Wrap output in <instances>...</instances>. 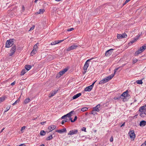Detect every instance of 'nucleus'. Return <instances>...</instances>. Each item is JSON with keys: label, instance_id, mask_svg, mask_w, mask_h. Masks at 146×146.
Masks as SVG:
<instances>
[{"label": "nucleus", "instance_id": "1", "mask_svg": "<svg viewBox=\"0 0 146 146\" xmlns=\"http://www.w3.org/2000/svg\"><path fill=\"white\" fill-rule=\"evenodd\" d=\"M114 74H112L111 75L104 78L99 82V84H102L108 82L114 76Z\"/></svg>", "mask_w": 146, "mask_h": 146}, {"label": "nucleus", "instance_id": "2", "mask_svg": "<svg viewBox=\"0 0 146 146\" xmlns=\"http://www.w3.org/2000/svg\"><path fill=\"white\" fill-rule=\"evenodd\" d=\"M15 40L14 38L10 39L9 40H7L6 42L5 43V47L9 48L13 45L14 41Z\"/></svg>", "mask_w": 146, "mask_h": 146}, {"label": "nucleus", "instance_id": "3", "mask_svg": "<svg viewBox=\"0 0 146 146\" xmlns=\"http://www.w3.org/2000/svg\"><path fill=\"white\" fill-rule=\"evenodd\" d=\"M128 96V90L123 93L120 96L121 98L123 99V101L124 102L127 101V96Z\"/></svg>", "mask_w": 146, "mask_h": 146}, {"label": "nucleus", "instance_id": "4", "mask_svg": "<svg viewBox=\"0 0 146 146\" xmlns=\"http://www.w3.org/2000/svg\"><path fill=\"white\" fill-rule=\"evenodd\" d=\"M94 58H91L88 60L86 62L83 67L84 72L83 73H85L86 72L87 68L89 66V63H88V62L90 61L91 60Z\"/></svg>", "mask_w": 146, "mask_h": 146}, {"label": "nucleus", "instance_id": "5", "mask_svg": "<svg viewBox=\"0 0 146 146\" xmlns=\"http://www.w3.org/2000/svg\"><path fill=\"white\" fill-rule=\"evenodd\" d=\"M32 66L28 64L26 65L25 66V69L22 70L21 73H26L32 68Z\"/></svg>", "mask_w": 146, "mask_h": 146}, {"label": "nucleus", "instance_id": "6", "mask_svg": "<svg viewBox=\"0 0 146 146\" xmlns=\"http://www.w3.org/2000/svg\"><path fill=\"white\" fill-rule=\"evenodd\" d=\"M128 134H129V137L131 140L132 141L134 140L135 137V135L134 131L133 130H130L128 133Z\"/></svg>", "mask_w": 146, "mask_h": 146}, {"label": "nucleus", "instance_id": "7", "mask_svg": "<svg viewBox=\"0 0 146 146\" xmlns=\"http://www.w3.org/2000/svg\"><path fill=\"white\" fill-rule=\"evenodd\" d=\"M16 50V46L15 45H13V46L11 47L10 52L11 53L9 54V56H12L15 53Z\"/></svg>", "mask_w": 146, "mask_h": 146}, {"label": "nucleus", "instance_id": "8", "mask_svg": "<svg viewBox=\"0 0 146 146\" xmlns=\"http://www.w3.org/2000/svg\"><path fill=\"white\" fill-rule=\"evenodd\" d=\"M140 36H141V35H139V34L137 36L135 37L134 38V40H131V41H130L129 42H128V46L131 45L132 44H133V43H134L140 37Z\"/></svg>", "mask_w": 146, "mask_h": 146}, {"label": "nucleus", "instance_id": "9", "mask_svg": "<svg viewBox=\"0 0 146 146\" xmlns=\"http://www.w3.org/2000/svg\"><path fill=\"white\" fill-rule=\"evenodd\" d=\"M127 36V35L124 33L122 34H117V37L118 39H121L124 38Z\"/></svg>", "mask_w": 146, "mask_h": 146}, {"label": "nucleus", "instance_id": "10", "mask_svg": "<svg viewBox=\"0 0 146 146\" xmlns=\"http://www.w3.org/2000/svg\"><path fill=\"white\" fill-rule=\"evenodd\" d=\"M113 50L114 49L112 48L106 51L105 53L106 56H110L112 54Z\"/></svg>", "mask_w": 146, "mask_h": 146}, {"label": "nucleus", "instance_id": "11", "mask_svg": "<svg viewBox=\"0 0 146 146\" xmlns=\"http://www.w3.org/2000/svg\"><path fill=\"white\" fill-rule=\"evenodd\" d=\"M58 90H54L50 92L49 94L48 97L50 98L55 95L58 92Z\"/></svg>", "mask_w": 146, "mask_h": 146}, {"label": "nucleus", "instance_id": "12", "mask_svg": "<svg viewBox=\"0 0 146 146\" xmlns=\"http://www.w3.org/2000/svg\"><path fill=\"white\" fill-rule=\"evenodd\" d=\"M78 131L77 129H74L70 131L68 133V135H72L76 134L78 132Z\"/></svg>", "mask_w": 146, "mask_h": 146}, {"label": "nucleus", "instance_id": "13", "mask_svg": "<svg viewBox=\"0 0 146 146\" xmlns=\"http://www.w3.org/2000/svg\"><path fill=\"white\" fill-rule=\"evenodd\" d=\"M122 66H119L116 68L114 70L113 73H116V72H119L122 69V67L124 66L125 64H123Z\"/></svg>", "mask_w": 146, "mask_h": 146}, {"label": "nucleus", "instance_id": "14", "mask_svg": "<svg viewBox=\"0 0 146 146\" xmlns=\"http://www.w3.org/2000/svg\"><path fill=\"white\" fill-rule=\"evenodd\" d=\"M139 112H146V105L143 106L140 108L139 110Z\"/></svg>", "mask_w": 146, "mask_h": 146}, {"label": "nucleus", "instance_id": "15", "mask_svg": "<svg viewBox=\"0 0 146 146\" xmlns=\"http://www.w3.org/2000/svg\"><path fill=\"white\" fill-rule=\"evenodd\" d=\"M144 50H143L142 48L141 47L138 50L136 51L135 53V55L136 56L138 55L139 54L143 52Z\"/></svg>", "mask_w": 146, "mask_h": 146}, {"label": "nucleus", "instance_id": "16", "mask_svg": "<svg viewBox=\"0 0 146 146\" xmlns=\"http://www.w3.org/2000/svg\"><path fill=\"white\" fill-rule=\"evenodd\" d=\"M66 131H67L66 129L65 128H64L61 129L57 130L56 131V132L59 133H63L66 132Z\"/></svg>", "mask_w": 146, "mask_h": 146}, {"label": "nucleus", "instance_id": "17", "mask_svg": "<svg viewBox=\"0 0 146 146\" xmlns=\"http://www.w3.org/2000/svg\"><path fill=\"white\" fill-rule=\"evenodd\" d=\"M92 87L90 85L88 86L86 88H85L84 89V90L85 91H88V92H90L92 90Z\"/></svg>", "mask_w": 146, "mask_h": 146}, {"label": "nucleus", "instance_id": "18", "mask_svg": "<svg viewBox=\"0 0 146 146\" xmlns=\"http://www.w3.org/2000/svg\"><path fill=\"white\" fill-rule=\"evenodd\" d=\"M56 127L55 125H52L50 126H49L48 127V129L50 131H52L54 129H55Z\"/></svg>", "mask_w": 146, "mask_h": 146}, {"label": "nucleus", "instance_id": "19", "mask_svg": "<svg viewBox=\"0 0 146 146\" xmlns=\"http://www.w3.org/2000/svg\"><path fill=\"white\" fill-rule=\"evenodd\" d=\"M100 107V105H98L95 107L93 108V110L98 112L100 111V110H99V108Z\"/></svg>", "mask_w": 146, "mask_h": 146}, {"label": "nucleus", "instance_id": "20", "mask_svg": "<svg viewBox=\"0 0 146 146\" xmlns=\"http://www.w3.org/2000/svg\"><path fill=\"white\" fill-rule=\"evenodd\" d=\"M146 125V121L144 120L141 121L139 125L141 127H143Z\"/></svg>", "mask_w": 146, "mask_h": 146}, {"label": "nucleus", "instance_id": "21", "mask_svg": "<svg viewBox=\"0 0 146 146\" xmlns=\"http://www.w3.org/2000/svg\"><path fill=\"white\" fill-rule=\"evenodd\" d=\"M95 70L94 68L93 67L90 66L88 71L90 73H93Z\"/></svg>", "mask_w": 146, "mask_h": 146}, {"label": "nucleus", "instance_id": "22", "mask_svg": "<svg viewBox=\"0 0 146 146\" xmlns=\"http://www.w3.org/2000/svg\"><path fill=\"white\" fill-rule=\"evenodd\" d=\"M81 93H79L78 94H76L74 95L73 97V99H76L79 97H80V96H81Z\"/></svg>", "mask_w": 146, "mask_h": 146}, {"label": "nucleus", "instance_id": "23", "mask_svg": "<svg viewBox=\"0 0 146 146\" xmlns=\"http://www.w3.org/2000/svg\"><path fill=\"white\" fill-rule=\"evenodd\" d=\"M140 112L139 115L141 117H144L146 116V112Z\"/></svg>", "mask_w": 146, "mask_h": 146}, {"label": "nucleus", "instance_id": "24", "mask_svg": "<svg viewBox=\"0 0 146 146\" xmlns=\"http://www.w3.org/2000/svg\"><path fill=\"white\" fill-rule=\"evenodd\" d=\"M140 112L139 115L141 117H144L146 116V112Z\"/></svg>", "mask_w": 146, "mask_h": 146}, {"label": "nucleus", "instance_id": "25", "mask_svg": "<svg viewBox=\"0 0 146 146\" xmlns=\"http://www.w3.org/2000/svg\"><path fill=\"white\" fill-rule=\"evenodd\" d=\"M44 11L45 10L44 9H40L39 11L36 13L38 14H42Z\"/></svg>", "mask_w": 146, "mask_h": 146}, {"label": "nucleus", "instance_id": "26", "mask_svg": "<svg viewBox=\"0 0 146 146\" xmlns=\"http://www.w3.org/2000/svg\"><path fill=\"white\" fill-rule=\"evenodd\" d=\"M36 52V50L33 49V50L31 53V56H33Z\"/></svg>", "mask_w": 146, "mask_h": 146}, {"label": "nucleus", "instance_id": "27", "mask_svg": "<svg viewBox=\"0 0 146 146\" xmlns=\"http://www.w3.org/2000/svg\"><path fill=\"white\" fill-rule=\"evenodd\" d=\"M74 111H72L70 112L69 113H67L66 114V117H70L71 116L73 112Z\"/></svg>", "mask_w": 146, "mask_h": 146}, {"label": "nucleus", "instance_id": "28", "mask_svg": "<svg viewBox=\"0 0 146 146\" xmlns=\"http://www.w3.org/2000/svg\"><path fill=\"white\" fill-rule=\"evenodd\" d=\"M70 67L69 66L63 69L62 71L63 73H65L69 69Z\"/></svg>", "mask_w": 146, "mask_h": 146}, {"label": "nucleus", "instance_id": "29", "mask_svg": "<svg viewBox=\"0 0 146 146\" xmlns=\"http://www.w3.org/2000/svg\"><path fill=\"white\" fill-rule=\"evenodd\" d=\"M39 46V44L38 43H37L35 44L33 47V49L35 50H37V49L38 48V46Z\"/></svg>", "mask_w": 146, "mask_h": 146}, {"label": "nucleus", "instance_id": "30", "mask_svg": "<svg viewBox=\"0 0 146 146\" xmlns=\"http://www.w3.org/2000/svg\"><path fill=\"white\" fill-rule=\"evenodd\" d=\"M72 47V50L76 49L77 47H78V46L77 45L74 44L71 46Z\"/></svg>", "mask_w": 146, "mask_h": 146}, {"label": "nucleus", "instance_id": "31", "mask_svg": "<svg viewBox=\"0 0 146 146\" xmlns=\"http://www.w3.org/2000/svg\"><path fill=\"white\" fill-rule=\"evenodd\" d=\"M52 135H50L49 136L47 137L46 138V140H50L52 139Z\"/></svg>", "mask_w": 146, "mask_h": 146}, {"label": "nucleus", "instance_id": "32", "mask_svg": "<svg viewBox=\"0 0 146 146\" xmlns=\"http://www.w3.org/2000/svg\"><path fill=\"white\" fill-rule=\"evenodd\" d=\"M46 134L45 132L43 130H42L40 131V134L41 135L44 136Z\"/></svg>", "mask_w": 146, "mask_h": 146}, {"label": "nucleus", "instance_id": "33", "mask_svg": "<svg viewBox=\"0 0 146 146\" xmlns=\"http://www.w3.org/2000/svg\"><path fill=\"white\" fill-rule=\"evenodd\" d=\"M136 82L137 84H142V83H143V82L142 81V80H137L136 81Z\"/></svg>", "mask_w": 146, "mask_h": 146}, {"label": "nucleus", "instance_id": "34", "mask_svg": "<svg viewBox=\"0 0 146 146\" xmlns=\"http://www.w3.org/2000/svg\"><path fill=\"white\" fill-rule=\"evenodd\" d=\"M30 101V100L29 98H27L25 100L24 102L25 104H27L29 103Z\"/></svg>", "mask_w": 146, "mask_h": 146}, {"label": "nucleus", "instance_id": "35", "mask_svg": "<svg viewBox=\"0 0 146 146\" xmlns=\"http://www.w3.org/2000/svg\"><path fill=\"white\" fill-rule=\"evenodd\" d=\"M20 101V99H18V100H17L14 103L12 104L13 106H14L16 104L18 103Z\"/></svg>", "mask_w": 146, "mask_h": 146}, {"label": "nucleus", "instance_id": "36", "mask_svg": "<svg viewBox=\"0 0 146 146\" xmlns=\"http://www.w3.org/2000/svg\"><path fill=\"white\" fill-rule=\"evenodd\" d=\"M64 74H57L56 77L58 78L60 77L61 76H62Z\"/></svg>", "mask_w": 146, "mask_h": 146}, {"label": "nucleus", "instance_id": "37", "mask_svg": "<svg viewBox=\"0 0 146 146\" xmlns=\"http://www.w3.org/2000/svg\"><path fill=\"white\" fill-rule=\"evenodd\" d=\"M71 50H72L71 46L69 47L66 50V51H69Z\"/></svg>", "mask_w": 146, "mask_h": 146}, {"label": "nucleus", "instance_id": "38", "mask_svg": "<svg viewBox=\"0 0 146 146\" xmlns=\"http://www.w3.org/2000/svg\"><path fill=\"white\" fill-rule=\"evenodd\" d=\"M57 41L56 40L54 42H52L51 43V45H54L55 44H57Z\"/></svg>", "mask_w": 146, "mask_h": 146}, {"label": "nucleus", "instance_id": "39", "mask_svg": "<svg viewBox=\"0 0 146 146\" xmlns=\"http://www.w3.org/2000/svg\"><path fill=\"white\" fill-rule=\"evenodd\" d=\"M143 50L144 51L146 49V44H144L142 47H141Z\"/></svg>", "mask_w": 146, "mask_h": 146}, {"label": "nucleus", "instance_id": "40", "mask_svg": "<svg viewBox=\"0 0 146 146\" xmlns=\"http://www.w3.org/2000/svg\"><path fill=\"white\" fill-rule=\"evenodd\" d=\"M88 108L86 107L83 108L81 109V111H86L88 110Z\"/></svg>", "mask_w": 146, "mask_h": 146}, {"label": "nucleus", "instance_id": "41", "mask_svg": "<svg viewBox=\"0 0 146 146\" xmlns=\"http://www.w3.org/2000/svg\"><path fill=\"white\" fill-rule=\"evenodd\" d=\"M123 0H119L118 3L117 5H118V6L121 4V3H123Z\"/></svg>", "mask_w": 146, "mask_h": 146}, {"label": "nucleus", "instance_id": "42", "mask_svg": "<svg viewBox=\"0 0 146 146\" xmlns=\"http://www.w3.org/2000/svg\"><path fill=\"white\" fill-rule=\"evenodd\" d=\"M66 38H65L64 39H63L62 40H56L57 41V44H58V43H60L61 42H63L64 40H65L66 39Z\"/></svg>", "mask_w": 146, "mask_h": 146}, {"label": "nucleus", "instance_id": "43", "mask_svg": "<svg viewBox=\"0 0 146 146\" xmlns=\"http://www.w3.org/2000/svg\"><path fill=\"white\" fill-rule=\"evenodd\" d=\"M137 61H138L137 59L136 58H135V59H133V64H134Z\"/></svg>", "mask_w": 146, "mask_h": 146}, {"label": "nucleus", "instance_id": "44", "mask_svg": "<svg viewBox=\"0 0 146 146\" xmlns=\"http://www.w3.org/2000/svg\"><path fill=\"white\" fill-rule=\"evenodd\" d=\"M67 121V119H65L64 120H63L62 121L61 124L62 125H63L65 122Z\"/></svg>", "mask_w": 146, "mask_h": 146}, {"label": "nucleus", "instance_id": "45", "mask_svg": "<svg viewBox=\"0 0 146 146\" xmlns=\"http://www.w3.org/2000/svg\"><path fill=\"white\" fill-rule=\"evenodd\" d=\"M11 106H7L6 108V110H5L4 111V112H6L8 110H9Z\"/></svg>", "mask_w": 146, "mask_h": 146}, {"label": "nucleus", "instance_id": "46", "mask_svg": "<svg viewBox=\"0 0 146 146\" xmlns=\"http://www.w3.org/2000/svg\"><path fill=\"white\" fill-rule=\"evenodd\" d=\"M5 100V98L3 97L0 98V103L3 101Z\"/></svg>", "mask_w": 146, "mask_h": 146}, {"label": "nucleus", "instance_id": "47", "mask_svg": "<svg viewBox=\"0 0 146 146\" xmlns=\"http://www.w3.org/2000/svg\"><path fill=\"white\" fill-rule=\"evenodd\" d=\"M128 3V0H126L125 2L122 4V5L121 6V7H122L124 5H125L127 3Z\"/></svg>", "mask_w": 146, "mask_h": 146}, {"label": "nucleus", "instance_id": "48", "mask_svg": "<svg viewBox=\"0 0 146 146\" xmlns=\"http://www.w3.org/2000/svg\"><path fill=\"white\" fill-rule=\"evenodd\" d=\"M74 28H69L68 29H67V30L68 31H72L73 30H74Z\"/></svg>", "mask_w": 146, "mask_h": 146}, {"label": "nucleus", "instance_id": "49", "mask_svg": "<svg viewBox=\"0 0 146 146\" xmlns=\"http://www.w3.org/2000/svg\"><path fill=\"white\" fill-rule=\"evenodd\" d=\"M81 130L82 131L86 132V128L85 127H83L82 129Z\"/></svg>", "mask_w": 146, "mask_h": 146}, {"label": "nucleus", "instance_id": "50", "mask_svg": "<svg viewBox=\"0 0 146 146\" xmlns=\"http://www.w3.org/2000/svg\"><path fill=\"white\" fill-rule=\"evenodd\" d=\"M96 111L93 110L92 112V114L95 115L96 113Z\"/></svg>", "mask_w": 146, "mask_h": 146}, {"label": "nucleus", "instance_id": "51", "mask_svg": "<svg viewBox=\"0 0 146 146\" xmlns=\"http://www.w3.org/2000/svg\"><path fill=\"white\" fill-rule=\"evenodd\" d=\"M25 126H24L21 129V131L22 132L23 130L25 129Z\"/></svg>", "mask_w": 146, "mask_h": 146}, {"label": "nucleus", "instance_id": "52", "mask_svg": "<svg viewBox=\"0 0 146 146\" xmlns=\"http://www.w3.org/2000/svg\"><path fill=\"white\" fill-rule=\"evenodd\" d=\"M120 98H121L120 96L119 97H115L114 98V99L115 100H117V99H119Z\"/></svg>", "mask_w": 146, "mask_h": 146}, {"label": "nucleus", "instance_id": "53", "mask_svg": "<svg viewBox=\"0 0 146 146\" xmlns=\"http://www.w3.org/2000/svg\"><path fill=\"white\" fill-rule=\"evenodd\" d=\"M113 141V137H111L110 139V142H112Z\"/></svg>", "mask_w": 146, "mask_h": 146}, {"label": "nucleus", "instance_id": "54", "mask_svg": "<svg viewBox=\"0 0 146 146\" xmlns=\"http://www.w3.org/2000/svg\"><path fill=\"white\" fill-rule=\"evenodd\" d=\"M22 11H24L25 10V7H24V5H22Z\"/></svg>", "mask_w": 146, "mask_h": 146}, {"label": "nucleus", "instance_id": "55", "mask_svg": "<svg viewBox=\"0 0 146 146\" xmlns=\"http://www.w3.org/2000/svg\"><path fill=\"white\" fill-rule=\"evenodd\" d=\"M35 26H33L29 30V31L33 30L34 29Z\"/></svg>", "mask_w": 146, "mask_h": 146}, {"label": "nucleus", "instance_id": "56", "mask_svg": "<svg viewBox=\"0 0 146 146\" xmlns=\"http://www.w3.org/2000/svg\"><path fill=\"white\" fill-rule=\"evenodd\" d=\"M96 81H97V80H96L91 85H90L91 86H92V88L93 87L94 84L96 82Z\"/></svg>", "mask_w": 146, "mask_h": 146}, {"label": "nucleus", "instance_id": "57", "mask_svg": "<svg viewBox=\"0 0 146 146\" xmlns=\"http://www.w3.org/2000/svg\"><path fill=\"white\" fill-rule=\"evenodd\" d=\"M15 81H14L13 82V83H12L11 84V86H13L15 84Z\"/></svg>", "mask_w": 146, "mask_h": 146}, {"label": "nucleus", "instance_id": "58", "mask_svg": "<svg viewBox=\"0 0 146 146\" xmlns=\"http://www.w3.org/2000/svg\"><path fill=\"white\" fill-rule=\"evenodd\" d=\"M66 117V115H63V116H62L61 117V119H63L64 118H65V117Z\"/></svg>", "mask_w": 146, "mask_h": 146}, {"label": "nucleus", "instance_id": "59", "mask_svg": "<svg viewBox=\"0 0 146 146\" xmlns=\"http://www.w3.org/2000/svg\"><path fill=\"white\" fill-rule=\"evenodd\" d=\"M77 119V117L76 116H75L74 117V118L73 120V121L74 122Z\"/></svg>", "mask_w": 146, "mask_h": 146}, {"label": "nucleus", "instance_id": "60", "mask_svg": "<svg viewBox=\"0 0 146 146\" xmlns=\"http://www.w3.org/2000/svg\"><path fill=\"white\" fill-rule=\"evenodd\" d=\"M46 123V121L42 122L40 123V124L41 125H44L45 123Z\"/></svg>", "mask_w": 146, "mask_h": 146}, {"label": "nucleus", "instance_id": "61", "mask_svg": "<svg viewBox=\"0 0 146 146\" xmlns=\"http://www.w3.org/2000/svg\"><path fill=\"white\" fill-rule=\"evenodd\" d=\"M146 145V141L145 142V143L144 144H142L141 146H145Z\"/></svg>", "mask_w": 146, "mask_h": 146}, {"label": "nucleus", "instance_id": "62", "mask_svg": "<svg viewBox=\"0 0 146 146\" xmlns=\"http://www.w3.org/2000/svg\"><path fill=\"white\" fill-rule=\"evenodd\" d=\"M70 120L72 122H74V121H73V120H72V118H71V117H70Z\"/></svg>", "mask_w": 146, "mask_h": 146}, {"label": "nucleus", "instance_id": "63", "mask_svg": "<svg viewBox=\"0 0 146 146\" xmlns=\"http://www.w3.org/2000/svg\"><path fill=\"white\" fill-rule=\"evenodd\" d=\"M21 49V47L19 46L17 47V50H20Z\"/></svg>", "mask_w": 146, "mask_h": 146}, {"label": "nucleus", "instance_id": "64", "mask_svg": "<svg viewBox=\"0 0 146 146\" xmlns=\"http://www.w3.org/2000/svg\"><path fill=\"white\" fill-rule=\"evenodd\" d=\"M73 69H71V70H69V72H72L73 71Z\"/></svg>", "mask_w": 146, "mask_h": 146}]
</instances>
